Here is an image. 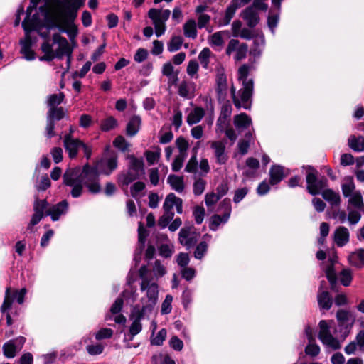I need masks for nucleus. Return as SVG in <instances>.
<instances>
[{
	"label": "nucleus",
	"mask_w": 364,
	"mask_h": 364,
	"mask_svg": "<svg viewBox=\"0 0 364 364\" xmlns=\"http://www.w3.org/2000/svg\"><path fill=\"white\" fill-rule=\"evenodd\" d=\"M149 269L143 265L139 269V275L141 279V290L146 291V298L141 299V306L136 305L132 311L134 321L130 326L129 333L133 337L141 331V320L151 313L157 303L159 295L158 284L153 282V278L148 277Z\"/></svg>",
	"instance_id": "obj_1"
},
{
	"label": "nucleus",
	"mask_w": 364,
	"mask_h": 364,
	"mask_svg": "<svg viewBox=\"0 0 364 364\" xmlns=\"http://www.w3.org/2000/svg\"><path fill=\"white\" fill-rule=\"evenodd\" d=\"M63 183L72 187L70 195L73 198H79L82 193L83 186L87 188L92 194L101 192V186H98L96 181V174L87 163L81 168L79 166L68 168L63 174Z\"/></svg>",
	"instance_id": "obj_2"
},
{
	"label": "nucleus",
	"mask_w": 364,
	"mask_h": 364,
	"mask_svg": "<svg viewBox=\"0 0 364 364\" xmlns=\"http://www.w3.org/2000/svg\"><path fill=\"white\" fill-rule=\"evenodd\" d=\"M41 49L44 55L39 58L40 61L50 62L55 58L62 59L66 56L68 68L70 67L73 50L67 39L59 33H55L53 36L52 43L49 41H44Z\"/></svg>",
	"instance_id": "obj_3"
},
{
	"label": "nucleus",
	"mask_w": 364,
	"mask_h": 364,
	"mask_svg": "<svg viewBox=\"0 0 364 364\" xmlns=\"http://www.w3.org/2000/svg\"><path fill=\"white\" fill-rule=\"evenodd\" d=\"M250 67L247 65H241L238 70V80L242 82V87L237 93L234 85L230 88L233 104L237 109L243 107L249 109L250 108L254 83L252 79H247Z\"/></svg>",
	"instance_id": "obj_4"
},
{
	"label": "nucleus",
	"mask_w": 364,
	"mask_h": 364,
	"mask_svg": "<svg viewBox=\"0 0 364 364\" xmlns=\"http://www.w3.org/2000/svg\"><path fill=\"white\" fill-rule=\"evenodd\" d=\"M24 23L29 33L32 31H36L45 39L48 38L49 31L57 27L55 19L46 5L39 6L31 18L24 19L22 23Z\"/></svg>",
	"instance_id": "obj_5"
},
{
	"label": "nucleus",
	"mask_w": 364,
	"mask_h": 364,
	"mask_svg": "<svg viewBox=\"0 0 364 364\" xmlns=\"http://www.w3.org/2000/svg\"><path fill=\"white\" fill-rule=\"evenodd\" d=\"M170 15L171 11L168 9H151L149 11L148 16L152 21L157 37L161 36L166 31V22Z\"/></svg>",
	"instance_id": "obj_6"
},
{
	"label": "nucleus",
	"mask_w": 364,
	"mask_h": 364,
	"mask_svg": "<svg viewBox=\"0 0 364 364\" xmlns=\"http://www.w3.org/2000/svg\"><path fill=\"white\" fill-rule=\"evenodd\" d=\"M49 203L46 199H38L36 198L33 202V211L31 220L28 224L27 229L31 232L33 228L38 224L40 221L45 217L46 212L49 209Z\"/></svg>",
	"instance_id": "obj_7"
},
{
	"label": "nucleus",
	"mask_w": 364,
	"mask_h": 364,
	"mask_svg": "<svg viewBox=\"0 0 364 364\" xmlns=\"http://www.w3.org/2000/svg\"><path fill=\"white\" fill-rule=\"evenodd\" d=\"M316 171L309 169L306 175L307 190L311 195L321 193V191L327 186V179L324 177L318 178Z\"/></svg>",
	"instance_id": "obj_8"
},
{
	"label": "nucleus",
	"mask_w": 364,
	"mask_h": 364,
	"mask_svg": "<svg viewBox=\"0 0 364 364\" xmlns=\"http://www.w3.org/2000/svg\"><path fill=\"white\" fill-rule=\"evenodd\" d=\"M27 290L26 288H22L19 291L15 290L12 295H11V288L6 287L4 302L1 306V311L4 314L8 311L12 305L14 299L16 300L18 304H22L24 301V297L26 294Z\"/></svg>",
	"instance_id": "obj_9"
},
{
	"label": "nucleus",
	"mask_w": 364,
	"mask_h": 364,
	"mask_svg": "<svg viewBox=\"0 0 364 364\" xmlns=\"http://www.w3.org/2000/svg\"><path fill=\"white\" fill-rule=\"evenodd\" d=\"M65 117V111L62 107H52L48 109L47 114L46 136L52 138L55 136V122L60 121Z\"/></svg>",
	"instance_id": "obj_10"
},
{
	"label": "nucleus",
	"mask_w": 364,
	"mask_h": 364,
	"mask_svg": "<svg viewBox=\"0 0 364 364\" xmlns=\"http://www.w3.org/2000/svg\"><path fill=\"white\" fill-rule=\"evenodd\" d=\"M26 23H22V27L25 31V36L19 41L21 46L20 53L23 55V58L28 61L33 60L36 59V53L32 50V46L34 42L30 33L28 32V29L26 28Z\"/></svg>",
	"instance_id": "obj_11"
},
{
	"label": "nucleus",
	"mask_w": 364,
	"mask_h": 364,
	"mask_svg": "<svg viewBox=\"0 0 364 364\" xmlns=\"http://www.w3.org/2000/svg\"><path fill=\"white\" fill-rule=\"evenodd\" d=\"M319 334L318 338L321 341V342L333 348V349H339L341 348V344L337 338H334L330 332V327L328 325L327 322L324 320H322L319 323Z\"/></svg>",
	"instance_id": "obj_12"
},
{
	"label": "nucleus",
	"mask_w": 364,
	"mask_h": 364,
	"mask_svg": "<svg viewBox=\"0 0 364 364\" xmlns=\"http://www.w3.org/2000/svg\"><path fill=\"white\" fill-rule=\"evenodd\" d=\"M90 168L95 172L97 183L100 186V175H109L114 170V156H109V158L103 156L95 166H90Z\"/></svg>",
	"instance_id": "obj_13"
},
{
	"label": "nucleus",
	"mask_w": 364,
	"mask_h": 364,
	"mask_svg": "<svg viewBox=\"0 0 364 364\" xmlns=\"http://www.w3.org/2000/svg\"><path fill=\"white\" fill-rule=\"evenodd\" d=\"M25 342L26 338L23 336H18L6 342L2 347L4 355L8 358H14L22 349Z\"/></svg>",
	"instance_id": "obj_14"
},
{
	"label": "nucleus",
	"mask_w": 364,
	"mask_h": 364,
	"mask_svg": "<svg viewBox=\"0 0 364 364\" xmlns=\"http://www.w3.org/2000/svg\"><path fill=\"white\" fill-rule=\"evenodd\" d=\"M83 143L82 140L73 138L70 134H65L64 136V147L70 159L77 157L78 151L81 149Z\"/></svg>",
	"instance_id": "obj_15"
},
{
	"label": "nucleus",
	"mask_w": 364,
	"mask_h": 364,
	"mask_svg": "<svg viewBox=\"0 0 364 364\" xmlns=\"http://www.w3.org/2000/svg\"><path fill=\"white\" fill-rule=\"evenodd\" d=\"M84 4V0H65L64 15L69 23L75 21L78 9Z\"/></svg>",
	"instance_id": "obj_16"
},
{
	"label": "nucleus",
	"mask_w": 364,
	"mask_h": 364,
	"mask_svg": "<svg viewBox=\"0 0 364 364\" xmlns=\"http://www.w3.org/2000/svg\"><path fill=\"white\" fill-rule=\"evenodd\" d=\"M193 226L183 227L179 232V242L181 245L190 248L197 242V234Z\"/></svg>",
	"instance_id": "obj_17"
},
{
	"label": "nucleus",
	"mask_w": 364,
	"mask_h": 364,
	"mask_svg": "<svg viewBox=\"0 0 364 364\" xmlns=\"http://www.w3.org/2000/svg\"><path fill=\"white\" fill-rule=\"evenodd\" d=\"M210 143L216 163L225 164L228 159V156L225 151V143L223 141H213Z\"/></svg>",
	"instance_id": "obj_18"
},
{
	"label": "nucleus",
	"mask_w": 364,
	"mask_h": 364,
	"mask_svg": "<svg viewBox=\"0 0 364 364\" xmlns=\"http://www.w3.org/2000/svg\"><path fill=\"white\" fill-rule=\"evenodd\" d=\"M68 211V203L66 200H63L57 204L49 208L46 212V215L50 216L51 220L55 222L58 221L62 215H66Z\"/></svg>",
	"instance_id": "obj_19"
},
{
	"label": "nucleus",
	"mask_w": 364,
	"mask_h": 364,
	"mask_svg": "<svg viewBox=\"0 0 364 364\" xmlns=\"http://www.w3.org/2000/svg\"><path fill=\"white\" fill-rule=\"evenodd\" d=\"M350 233L347 228L340 226L334 231V241L338 247H343L349 241Z\"/></svg>",
	"instance_id": "obj_20"
},
{
	"label": "nucleus",
	"mask_w": 364,
	"mask_h": 364,
	"mask_svg": "<svg viewBox=\"0 0 364 364\" xmlns=\"http://www.w3.org/2000/svg\"><path fill=\"white\" fill-rule=\"evenodd\" d=\"M195 84L191 82L182 81L178 86V95L184 98L191 99L194 96Z\"/></svg>",
	"instance_id": "obj_21"
},
{
	"label": "nucleus",
	"mask_w": 364,
	"mask_h": 364,
	"mask_svg": "<svg viewBox=\"0 0 364 364\" xmlns=\"http://www.w3.org/2000/svg\"><path fill=\"white\" fill-rule=\"evenodd\" d=\"M242 18L250 27L255 26L259 22V16L253 7H247L242 13Z\"/></svg>",
	"instance_id": "obj_22"
},
{
	"label": "nucleus",
	"mask_w": 364,
	"mask_h": 364,
	"mask_svg": "<svg viewBox=\"0 0 364 364\" xmlns=\"http://www.w3.org/2000/svg\"><path fill=\"white\" fill-rule=\"evenodd\" d=\"M270 184L276 185L279 183L284 178V168L280 166H273L269 171Z\"/></svg>",
	"instance_id": "obj_23"
},
{
	"label": "nucleus",
	"mask_w": 364,
	"mask_h": 364,
	"mask_svg": "<svg viewBox=\"0 0 364 364\" xmlns=\"http://www.w3.org/2000/svg\"><path fill=\"white\" fill-rule=\"evenodd\" d=\"M317 299L319 306L322 309L328 310L332 306V299L327 291L319 290L317 295Z\"/></svg>",
	"instance_id": "obj_24"
},
{
	"label": "nucleus",
	"mask_w": 364,
	"mask_h": 364,
	"mask_svg": "<svg viewBox=\"0 0 364 364\" xmlns=\"http://www.w3.org/2000/svg\"><path fill=\"white\" fill-rule=\"evenodd\" d=\"M323 198L331 205L337 206L341 203V197L338 193L332 189H325L321 192Z\"/></svg>",
	"instance_id": "obj_25"
},
{
	"label": "nucleus",
	"mask_w": 364,
	"mask_h": 364,
	"mask_svg": "<svg viewBox=\"0 0 364 364\" xmlns=\"http://www.w3.org/2000/svg\"><path fill=\"white\" fill-rule=\"evenodd\" d=\"M349 262L351 265L356 267H362L364 266V250H358L348 257Z\"/></svg>",
	"instance_id": "obj_26"
},
{
	"label": "nucleus",
	"mask_w": 364,
	"mask_h": 364,
	"mask_svg": "<svg viewBox=\"0 0 364 364\" xmlns=\"http://www.w3.org/2000/svg\"><path fill=\"white\" fill-rule=\"evenodd\" d=\"M228 37V32L223 31H218L213 35H211L209 38V43L213 47H219L221 48L224 45V37Z\"/></svg>",
	"instance_id": "obj_27"
},
{
	"label": "nucleus",
	"mask_w": 364,
	"mask_h": 364,
	"mask_svg": "<svg viewBox=\"0 0 364 364\" xmlns=\"http://www.w3.org/2000/svg\"><path fill=\"white\" fill-rule=\"evenodd\" d=\"M140 125L141 119L139 117L134 116L132 117L127 125V134L131 136L136 135L139 129Z\"/></svg>",
	"instance_id": "obj_28"
},
{
	"label": "nucleus",
	"mask_w": 364,
	"mask_h": 364,
	"mask_svg": "<svg viewBox=\"0 0 364 364\" xmlns=\"http://www.w3.org/2000/svg\"><path fill=\"white\" fill-rule=\"evenodd\" d=\"M341 188L342 193L345 197H350L354 192H355V186L351 176H347L343 179Z\"/></svg>",
	"instance_id": "obj_29"
},
{
	"label": "nucleus",
	"mask_w": 364,
	"mask_h": 364,
	"mask_svg": "<svg viewBox=\"0 0 364 364\" xmlns=\"http://www.w3.org/2000/svg\"><path fill=\"white\" fill-rule=\"evenodd\" d=\"M251 123L250 117L245 113H241L234 117V124L238 129H246Z\"/></svg>",
	"instance_id": "obj_30"
},
{
	"label": "nucleus",
	"mask_w": 364,
	"mask_h": 364,
	"mask_svg": "<svg viewBox=\"0 0 364 364\" xmlns=\"http://www.w3.org/2000/svg\"><path fill=\"white\" fill-rule=\"evenodd\" d=\"M168 183L171 188L178 193H181L184 190L183 178L176 175H170L167 178Z\"/></svg>",
	"instance_id": "obj_31"
},
{
	"label": "nucleus",
	"mask_w": 364,
	"mask_h": 364,
	"mask_svg": "<svg viewBox=\"0 0 364 364\" xmlns=\"http://www.w3.org/2000/svg\"><path fill=\"white\" fill-rule=\"evenodd\" d=\"M217 88L216 91L219 97H223L227 90V78L223 73H219L216 78Z\"/></svg>",
	"instance_id": "obj_32"
},
{
	"label": "nucleus",
	"mask_w": 364,
	"mask_h": 364,
	"mask_svg": "<svg viewBox=\"0 0 364 364\" xmlns=\"http://www.w3.org/2000/svg\"><path fill=\"white\" fill-rule=\"evenodd\" d=\"M204 110L200 107H196L187 117V123L189 125L198 123L204 116Z\"/></svg>",
	"instance_id": "obj_33"
},
{
	"label": "nucleus",
	"mask_w": 364,
	"mask_h": 364,
	"mask_svg": "<svg viewBox=\"0 0 364 364\" xmlns=\"http://www.w3.org/2000/svg\"><path fill=\"white\" fill-rule=\"evenodd\" d=\"M229 218V213H224L223 216L213 215L210 220V229L213 231L217 230L221 223H225L228 222Z\"/></svg>",
	"instance_id": "obj_34"
},
{
	"label": "nucleus",
	"mask_w": 364,
	"mask_h": 364,
	"mask_svg": "<svg viewBox=\"0 0 364 364\" xmlns=\"http://www.w3.org/2000/svg\"><path fill=\"white\" fill-rule=\"evenodd\" d=\"M348 146L355 151L361 152L364 151V137L359 136H350L348 139Z\"/></svg>",
	"instance_id": "obj_35"
},
{
	"label": "nucleus",
	"mask_w": 364,
	"mask_h": 364,
	"mask_svg": "<svg viewBox=\"0 0 364 364\" xmlns=\"http://www.w3.org/2000/svg\"><path fill=\"white\" fill-rule=\"evenodd\" d=\"M184 35L186 37L196 38L197 36L196 23L195 20H188L183 26Z\"/></svg>",
	"instance_id": "obj_36"
},
{
	"label": "nucleus",
	"mask_w": 364,
	"mask_h": 364,
	"mask_svg": "<svg viewBox=\"0 0 364 364\" xmlns=\"http://www.w3.org/2000/svg\"><path fill=\"white\" fill-rule=\"evenodd\" d=\"M64 98L65 95L63 92L50 95L48 97L47 100L48 107H49V109L52 107H58V106L63 102Z\"/></svg>",
	"instance_id": "obj_37"
},
{
	"label": "nucleus",
	"mask_w": 364,
	"mask_h": 364,
	"mask_svg": "<svg viewBox=\"0 0 364 364\" xmlns=\"http://www.w3.org/2000/svg\"><path fill=\"white\" fill-rule=\"evenodd\" d=\"M183 38L179 36H173L167 44V49L170 53L178 50L183 43Z\"/></svg>",
	"instance_id": "obj_38"
},
{
	"label": "nucleus",
	"mask_w": 364,
	"mask_h": 364,
	"mask_svg": "<svg viewBox=\"0 0 364 364\" xmlns=\"http://www.w3.org/2000/svg\"><path fill=\"white\" fill-rule=\"evenodd\" d=\"M212 55L213 54L208 48H203L199 53L198 59L203 68H208L210 58Z\"/></svg>",
	"instance_id": "obj_39"
},
{
	"label": "nucleus",
	"mask_w": 364,
	"mask_h": 364,
	"mask_svg": "<svg viewBox=\"0 0 364 364\" xmlns=\"http://www.w3.org/2000/svg\"><path fill=\"white\" fill-rule=\"evenodd\" d=\"M237 9L235 8L231 4L228 6L225 11V16L219 21L220 26H227L230 23L231 19L233 18Z\"/></svg>",
	"instance_id": "obj_40"
},
{
	"label": "nucleus",
	"mask_w": 364,
	"mask_h": 364,
	"mask_svg": "<svg viewBox=\"0 0 364 364\" xmlns=\"http://www.w3.org/2000/svg\"><path fill=\"white\" fill-rule=\"evenodd\" d=\"M349 203L359 210H361L364 208L363 197L359 191L354 192L350 196Z\"/></svg>",
	"instance_id": "obj_41"
},
{
	"label": "nucleus",
	"mask_w": 364,
	"mask_h": 364,
	"mask_svg": "<svg viewBox=\"0 0 364 364\" xmlns=\"http://www.w3.org/2000/svg\"><path fill=\"white\" fill-rule=\"evenodd\" d=\"M336 318L341 324H345L350 321H354V317L353 316L352 313L343 309H341L337 311Z\"/></svg>",
	"instance_id": "obj_42"
},
{
	"label": "nucleus",
	"mask_w": 364,
	"mask_h": 364,
	"mask_svg": "<svg viewBox=\"0 0 364 364\" xmlns=\"http://www.w3.org/2000/svg\"><path fill=\"white\" fill-rule=\"evenodd\" d=\"M178 198L175 196L174 193H169L164 203L163 208L164 211L167 212H173L172 209L173 206H175L176 203V200H178Z\"/></svg>",
	"instance_id": "obj_43"
},
{
	"label": "nucleus",
	"mask_w": 364,
	"mask_h": 364,
	"mask_svg": "<svg viewBox=\"0 0 364 364\" xmlns=\"http://www.w3.org/2000/svg\"><path fill=\"white\" fill-rule=\"evenodd\" d=\"M136 281V277L133 274H129L127 277V284L129 287V289H127L123 292L124 297H132L135 293L136 289L133 287L134 283Z\"/></svg>",
	"instance_id": "obj_44"
},
{
	"label": "nucleus",
	"mask_w": 364,
	"mask_h": 364,
	"mask_svg": "<svg viewBox=\"0 0 364 364\" xmlns=\"http://www.w3.org/2000/svg\"><path fill=\"white\" fill-rule=\"evenodd\" d=\"M152 272L154 277L159 279L166 274V269L159 260H156L152 267Z\"/></svg>",
	"instance_id": "obj_45"
},
{
	"label": "nucleus",
	"mask_w": 364,
	"mask_h": 364,
	"mask_svg": "<svg viewBox=\"0 0 364 364\" xmlns=\"http://www.w3.org/2000/svg\"><path fill=\"white\" fill-rule=\"evenodd\" d=\"M145 188V184L143 182H136L131 187V195L136 198H141L144 194L142 191Z\"/></svg>",
	"instance_id": "obj_46"
},
{
	"label": "nucleus",
	"mask_w": 364,
	"mask_h": 364,
	"mask_svg": "<svg viewBox=\"0 0 364 364\" xmlns=\"http://www.w3.org/2000/svg\"><path fill=\"white\" fill-rule=\"evenodd\" d=\"M131 144L123 136H118L115 138V147L123 152L129 151Z\"/></svg>",
	"instance_id": "obj_47"
},
{
	"label": "nucleus",
	"mask_w": 364,
	"mask_h": 364,
	"mask_svg": "<svg viewBox=\"0 0 364 364\" xmlns=\"http://www.w3.org/2000/svg\"><path fill=\"white\" fill-rule=\"evenodd\" d=\"M340 281L341 283L345 286L348 287L350 285L352 281V273L349 269H343L340 273Z\"/></svg>",
	"instance_id": "obj_48"
},
{
	"label": "nucleus",
	"mask_w": 364,
	"mask_h": 364,
	"mask_svg": "<svg viewBox=\"0 0 364 364\" xmlns=\"http://www.w3.org/2000/svg\"><path fill=\"white\" fill-rule=\"evenodd\" d=\"M205 186L206 182L204 180L201 178L196 180L193 186V193L196 196L201 195L205 188Z\"/></svg>",
	"instance_id": "obj_49"
},
{
	"label": "nucleus",
	"mask_w": 364,
	"mask_h": 364,
	"mask_svg": "<svg viewBox=\"0 0 364 364\" xmlns=\"http://www.w3.org/2000/svg\"><path fill=\"white\" fill-rule=\"evenodd\" d=\"M173 212L164 211L163 215L158 220V225L161 228H166L169 222L173 218Z\"/></svg>",
	"instance_id": "obj_50"
},
{
	"label": "nucleus",
	"mask_w": 364,
	"mask_h": 364,
	"mask_svg": "<svg viewBox=\"0 0 364 364\" xmlns=\"http://www.w3.org/2000/svg\"><path fill=\"white\" fill-rule=\"evenodd\" d=\"M173 301V296L170 294L166 296L164 301L161 304V312L162 314H168L171 311L172 306L171 303Z\"/></svg>",
	"instance_id": "obj_51"
},
{
	"label": "nucleus",
	"mask_w": 364,
	"mask_h": 364,
	"mask_svg": "<svg viewBox=\"0 0 364 364\" xmlns=\"http://www.w3.org/2000/svg\"><path fill=\"white\" fill-rule=\"evenodd\" d=\"M113 331L111 328H102L95 333V339L100 341L112 337Z\"/></svg>",
	"instance_id": "obj_52"
},
{
	"label": "nucleus",
	"mask_w": 364,
	"mask_h": 364,
	"mask_svg": "<svg viewBox=\"0 0 364 364\" xmlns=\"http://www.w3.org/2000/svg\"><path fill=\"white\" fill-rule=\"evenodd\" d=\"M248 50V46L246 43H241V46L235 51L234 58L236 61H240L245 58Z\"/></svg>",
	"instance_id": "obj_53"
},
{
	"label": "nucleus",
	"mask_w": 364,
	"mask_h": 364,
	"mask_svg": "<svg viewBox=\"0 0 364 364\" xmlns=\"http://www.w3.org/2000/svg\"><path fill=\"white\" fill-rule=\"evenodd\" d=\"M166 330L165 328L161 329L156 336L151 338V344L160 346L163 343L166 337Z\"/></svg>",
	"instance_id": "obj_54"
},
{
	"label": "nucleus",
	"mask_w": 364,
	"mask_h": 364,
	"mask_svg": "<svg viewBox=\"0 0 364 364\" xmlns=\"http://www.w3.org/2000/svg\"><path fill=\"white\" fill-rule=\"evenodd\" d=\"M93 122L92 118L90 114H82L79 119V125L83 129H87Z\"/></svg>",
	"instance_id": "obj_55"
},
{
	"label": "nucleus",
	"mask_w": 364,
	"mask_h": 364,
	"mask_svg": "<svg viewBox=\"0 0 364 364\" xmlns=\"http://www.w3.org/2000/svg\"><path fill=\"white\" fill-rule=\"evenodd\" d=\"M220 198L215 193H208L205 196V202L206 205L209 208L215 205Z\"/></svg>",
	"instance_id": "obj_56"
},
{
	"label": "nucleus",
	"mask_w": 364,
	"mask_h": 364,
	"mask_svg": "<svg viewBox=\"0 0 364 364\" xmlns=\"http://www.w3.org/2000/svg\"><path fill=\"white\" fill-rule=\"evenodd\" d=\"M186 156L183 154H179L176 156L173 162L172 163V170L173 171H178L183 166V164L184 160L186 159Z\"/></svg>",
	"instance_id": "obj_57"
},
{
	"label": "nucleus",
	"mask_w": 364,
	"mask_h": 364,
	"mask_svg": "<svg viewBox=\"0 0 364 364\" xmlns=\"http://www.w3.org/2000/svg\"><path fill=\"white\" fill-rule=\"evenodd\" d=\"M194 219L198 224L202 223L205 216V209L200 206H196L193 212Z\"/></svg>",
	"instance_id": "obj_58"
},
{
	"label": "nucleus",
	"mask_w": 364,
	"mask_h": 364,
	"mask_svg": "<svg viewBox=\"0 0 364 364\" xmlns=\"http://www.w3.org/2000/svg\"><path fill=\"white\" fill-rule=\"evenodd\" d=\"M208 249V245L205 242H200L194 252V256L196 259H200L204 256Z\"/></svg>",
	"instance_id": "obj_59"
},
{
	"label": "nucleus",
	"mask_w": 364,
	"mask_h": 364,
	"mask_svg": "<svg viewBox=\"0 0 364 364\" xmlns=\"http://www.w3.org/2000/svg\"><path fill=\"white\" fill-rule=\"evenodd\" d=\"M86 349L90 355H97L102 353L104 346L100 343L91 344L87 345Z\"/></svg>",
	"instance_id": "obj_60"
},
{
	"label": "nucleus",
	"mask_w": 364,
	"mask_h": 364,
	"mask_svg": "<svg viewBox=\"0 0 364 364\" xmlns=\"http://www.w3.org/2000/svg\"><path fill=\"white\" fill-rule=\"evenodd\" d=\"M326 275L332 286L336 283V274L333 269V262L331 261V264L328 266L326 270Z\"/></svg>",
	"instance_id": "obj_61"
},
{
	"label": "nucleus",
	"mask_w": 364,
	"mask_h": 364,
	"mask_svg": "<svg viewBox=\"0 0 364 364\" xmlns=\"http://www.w3.org/2000/svg\"><path fill=\"white\" fill-rule=\"evenodd\" d=\"M112 128H114V117L109 116L101 122L100 129L102 132H108Z\"/></svg>",
	"instance_id": "obj_62"
},
{
	"label": "nucleus",
	"mask_w": 364,
	"mask_h": 364,
	"mask_svg": "<svg viewBox=\"0 0 364 364\" xmlns=\"http://www.w3.org/2000/svg\"><path fill=\"white\" fill-rule=\"evenodd\" d=\"M198 168V161L196 155L194 154L188 161L185 171L188 173H196Z\"/></svg>",
	"instance_id": "obj_63"
},
{
	"label": "nucleus",
	"mask_w": 364,
	"mask_h": 364,
	"mask_svg": "<svg viewBox=\"0 0 364 364\" xmlns=\"http://www.w3.org/2000/svg\"><path fill=\"white\" fill-rule=\"evenodd\" d=\"M43 364H54L58 360V353L53 351L51 353L43 355Z\"/></svg>",
	"instance_id": "obj_64"
}]
</instances>
